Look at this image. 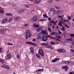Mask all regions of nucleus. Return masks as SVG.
<instances>
[{
	"label": "nucleus",
	"instance_id": "a18cd8bd",
	"mask_svg": "<svg viewBox=\"0 0 74 74\" xmlns=\"http://www.w3.org/2000/svg\"><path fill=\"white\" fill-rule=\"evenodd\" d=\"M70 4L71 5H74V2L72 1V2H71V3Z\"/></svg>",
	"mask_w": 74,
	"mask_h": 74
},
{
	"label": "nucleus",
	"instance_id": "f8f14e48",
	"mask_svg": "<svg viewBox=\"0 0 74 74\" xmlns=\"http://www.w3.org/2000/svg\"><path fill=\"white\" fill-rule=\"evenodd\" d=\"M4 12V10H3V9L2 8L0 7V13L2 14H3Z\"/></svg>",
	"mask_w": 74,
	"mask_h": 74
},
{
	"label": "nucleus",
	"instance_id": "a19ab883",
	"mask_svg": "<svg viewBox=\"0 0 74 74\" xmlns=\"http://www.w3.org/2000/svg\"><path fill=\"white\" fill-rule=\"evenodd\" d=\"M16 58H18V59H20V57H19V56L18 54L16 56Z\"/></svg>",
	"mask_w": 74,
	"mask_h": 74
},
{
	"label": "nucleus",
	"instance_id": "6e6552de",
	"mask_svg": "<svg viewBox=\"0 0 74 74\" xmlns=\"http://www.w3.org/2000/svg\"><path fill=\"white\" fill-rule=\"evenodd\" d=\"M41 32L43 34H44L45 35H48V32L47 30H42Z\"/></svg>",
	"mask_w": 74,
	"mask_h": 74
},
{
	"label": "nucleus",
	"instance_id": "423d86ee",
	"mask_svg": "<svg viewBox=\"0 0 74 74\" xmlns=\"http://www.w3.org/2000/svg\"><path fill=\"white\" fill-rule=\"evenodd\" d=\"M3 21L2 22V23H5L8 22V18H3Z\"/></svg>",
	"mask_w": 74,
	"mask_h": 74
},
{
	"label": "nucleus",
	"instance_id": "bb28decb",
	"mask_svg": "<svg viewBox=\"0 0 74 74\" xmlns=\"http://www.w3.org/2000/svg\"><path fill=\"white\" fill-rule=\"evenodd\" d=\"M0 62H1L2 63H4V60H2L1 59H0Z\"/></svg>",
	"mask_w": 74,
	"mask_h": 74
},
{
	"label": "nucleus",
	"instance_id": "5701e85b",
	"mask_svg": "<svg viewBox=\"0 0 74 74\" xmlns=\"http://www.w3.org/2000/svg\"><path fill=\"white\" fill-rule=\"evenodd\" d=\"M41 45L44 46H47V45H48V43L45 44V43H42L41 44Z\"/></svg>",
	"mask_w": 74,
	"mask_h": 74
},
{
	"label": "nucleus",
	"instance_id": "8fccbe9b",
	"mask_svg": "<svg viewBox=\"0 0 74 74\" xmlns=\"http://www.w3.org/2000/svg\"><path fill=\"white\" fill-rule=\"evenodd\" d=\"M64 22H69V20H64Z\"/></svg>",
	"mask_w": 74,
	"mask_h": 74
},
{
	"label": "nucleus",
	"instance_id": "de8ad7c7",
	"mask_svg": "<svg viewBox=\"0 0 74 74\" xmlns=\"http://www.w3.org/2000/svg\"><path fill=\"white\" fill-rule=\"evenodd\" d=\"M71 44H72V46H74V40L73 41V42H71Z\"/></svg>",
	"mask_w": 74,
	"mask_h": 74
},
{
	"label": "nucleus",
	"instance_id": "20e7f679",
	"mask_svg": "<svg viewBox=\"0 0 74 74\" xmlns=\"http://www.w3.org/2000/svg\"><path fill=\"white\" fill-rule=\"evenodd\" d=\"M57 52H60V53H65L66 51V50H64V49H58Z\"/></svg>",
	"mask_w": 74,
	"mask_h": 74
},
{
	"label": "nucleus",
	"instance_id": "c03bdc74",
	"mask_svg": "<svg viewBox=\"0 0 74 74\" xmlns=\"http://www.w3.org/2000/svg\"><path fill=\"white\" fill-rule=\"evenodd\" d=\"M58 32L59 34H62V32H61V31H60V30H58Z\"/></svg>",
	"mask_w": 74,
	"mask_h": 74
},
{
	"label": "nucleus",
	"instance_id": "e2e57ef3",
	"mask_svg": "<svg viewBox=\"0 0 74 74\" xmlns=\"http://www.w3.org/2000/svg\"><path fill=\"white\" fill-rule=\"evenodd\" d=\"M56 9H59V8H60V7L56 6Z\"/></svg>",
	"mask_w": 74,
	"mask_h": 74
},
{
	"label": "nucleus",
	"instance_id": "09e8293b",
	"mask_svg": "<svg viewBox=\"0 0 74 74\" xmlns=\"http://www.w3.org/2000/svg\"><path fill=\"white\" fill-rule=\"evenodd\" d=\"M50 10H51V11H54V9H53V8H50Z\"/></svg>",
	"mask_w": 74,
	"mask_h": 74
},
{
	"label": "nucleus",
	"instance_id": "58836bf2",
	"mask_svg": "<svg viewBox=\"0 0 74 74\" xmlns=\"http://www.w3.org/2000/svg\"><path fill=\"white\" fill-rule=\"evenodd\" d=\"M48 30L49 32H51V29L50 27H49L48 28Z\"/></svg>",
	"mask_w": 74,
	"mask_h": 74
},
{
	"label": "nucleus",
	"instance_id": "0e129e2a",
	"mask_svg": "<svg viewBox=\"0 0 74 74\" xmlns=\"http://www.w3.org/2000/svg\"><path fill=\"white\" fill-rule=\"evenodd\" d=\"M36 31L37 32H40V31L39 30V29L38 28L36 29Z\"/></svg>",
	"mask_w": 74,
	"mask_h": 74
},
{
	"label": "nucleus",
	"instance_id": "c85d7f7f",
	"mask_svg": "<svg viewBox=\"0 0 74 74\" xmlns=\"http://www.w3.org/2000/svg\"><path fill=\"white\" fill-rule=\"evenodd\" d=\"M67 40L68 41H73V39L72 38H69L67 39Z\"/></svg>",
	"mask_w": 74,
	"mask_h": 74
},
{
	"label": "nucleus",
	"instance_id": "69168bd1",
	"mask_svg": "<svg viewBox=\"0 0 74 74\" xmlns=\"http://www.w3.org/2000/svg\"><path fill=\"white\" fill-rule=\"evenodd\" d=\"M69 74H74V72H71L69 73Z\"/></svg>",
	"mask_w": 74,
	"mask_h": 74
},
{
	"label": "nucleus",
	"instance_id": "79ce46f5",
	"mask_svg": "<svg viewBox=\"0 0 74 74\" xmlns=\"http://www.w3.org/2000/svg\"><path fill=\"white\" fill-rule=\"evenodd\" d=\"M53 13L54 14H55L56 15L57 14V12L56 11H55V10L53 12Z\"/></svg>",
	"mask_w": 74,
	"mask_h": 74
},
{
	"label": "nucleus",
	"instance_id": "13d9d810",
	"mask_svg": "<svg viewBox=\"0 0 74 74\" xmlns=\"http://www.w3.org/2000/svg\"><path fill=\"white\" fill-rule=\"evenodd\" d=\"M25 43L26 44H30V42H26Z\"/></svg>",
	"mask_w": 74,
	"mask_h": 74
},
{
	"label": "nucleus",
	"instance_id": "4468645a",
	"mask_svg": "<svg viewBox=\"0 0 74 74\" xmlns=\"http://www.w3.org/2000/svg\"><path fill=\"white\" fill-rule=\"evenodd\" d=\"M3 66L4 69H8V70H9V66L8 65H3Z\"/></svg>",
	"mask_w": 74,
	"mask_h": 74
},
{
	"label": "nucleus",
	"instance_id": "680f3d73",
	"mask_svg": "<svg viewBox=\"0 0 74 74\" xmlns=\"http://www.w3.org/2000/svg\"><path fill=\"white\" fill-rule=\"evenodd\" d=\"M57 14H60L59 10L57 12Z\"/></svg>",
	"mask_w": 74,
	"mask_h": 74
},
{
	"label": "nucleus",
	"instance_id": "052dcab7",
	"mask_svg": "<svg viewBox=\"0 0 74 74\" xmlns=\"http://www.w3.org/2000/svg\"><path fill=\"white\" fill-rule=\"evenodd\" d=\"M9 16H12V13H9Z\"/></svg>",
	"mask_w": 74,
	"mask_h": 74
},
{
	"label": "nucleus",
	"instance_id": "6ab92c4d",
	"mask_svg": "<svg viewBox=\"0 0 74 74\" xmlns=\"http://www.w3.org/2000/svg\"><path fill=\"white\" fill-rule=\"evenodd\" d=\"M1 31L3 33H5L6 32V29H1Z\"/></svg>",
	"mask_w": 74,
	"mask_h": 74
},
{
	"label": "nucleus",
	"instance_id": "393cba45",
	"mask_svg": "<svg viewBox=\"0 0 74 74\" xmlns=\"http://www.w3.org/2000/svg\"><path fill=\"white\" fill-rule=\"evenodd\" d=\"M43 16L44 17V18H48L49 17L48 16H47L45 14H43Z\"/></svg>",
	"mask_w": 74,
	"mask_h": 74
},
{
	"label": "nucleus",
	"instance_id": "5fc2aeb1",
	"mask_svg": "<svg viewBox=\"0 0 74 74\" xmlns=\"http://www.w3.org/2000/svg\"><path fill=\"white\" fill-rule=\"evenodd\" d=\"M70 36H71V37H74V34H70Z\"/></svg>",
	"mask_w": 74,
	"mask_h": 74
},
{
	"label": "nucleus",
	"instance_id": "6e6d98bb",
	"mask_svg": "<svg viewBox=\"0 0 74 74\" xmlns=\"http://www.w3.org/2000/svg\"><path fill=\"white\" fill-rule=\"evenodd\" d=\"M53 20H52L51 21H49V23H53Z\"/></svg>",
	"mask_w": 74,
	"mask_h": 74
},
{
	"label": "nucleus",
	"instance_id": "49530a36",
	"mask_svg": "<svg viewBox=\"0 0 74 74\" xmlns=\"http://www.w3.org/2000/svg\"><path fill=\"white\" fill-rule=\"evenodd\" d=\"M25 7L26 8H29V5H25Z\"/></svg>",
	"mask_w": 74,
	"mask_h": 74
},
{
	"label": "nucleus",
	"instance_id": "338daca9",
	"mask_svg": "<svg viewBox=\"0 0 74 74\" xmlns=\"http://www.w3.org/2000/svg\"><path fill=\"white\" fill-rule=\"evenodd\" d=\"M69 74H74V72H71L69 73Z\"/></svg>",
	"mask_w": 74,
	"mask_h": 74
},
{
	"label": "nucleus",
	"instance_id": "4c0bfd02",
	"mask_svg": "<svg viewBox=\"0 0 74 74\" xmlns=\"http://www.w3.org/2000/svg\"><path fill=\"white\" fill-rule=\"evenodd\" d=\"M48 2L49 3H52V0H49L48 1Z\"/></svg>",
	"mask_w": 74,
	"mask_h": 74
},
{
	"label": "nucleus",
	"instance_id": "2f4dec72",
	"mask_svg": "<svg viewBox=\"0 0 74 74\" xmlns=\"http://www.w3.org/2000/svg\"><path fill=\"white\" fill-rule=\"evenodd\" d=\"M36 56L37 57V58H40V56L39 55H38V54L37 53L36 54Z\"/></svg>",
	"mask_w": 74,
	"mask_h": 74
},
{
	"label": "nucleus",
	"instance_id": "f704fd0d",
	"mask_svg": "<svg viewBox=\"0 0 74 74\" xmlns=\"http://www.w3.org/2000/svg\"><path fill=\"white\" fill-rule=\"evenodd\" d=\"M52 25V24L50 23H49L48 24V27H49V26H51Z\"/></svg>",
	"mask_w": 74,
	"mask_h": 74
},
{
	"label": "nucleus",
	"instance_id": "f03ea898",
	"mask_svg": "<svg viewBox=\"0 0 74 74\" xmlns=\"http://www.w3.org/2000/svg\"><path fill=\"white\" fill-rule=\"evenodd\" d=\"M50 38V35H43L42 37V40L43 41H47L48 40V38Z\"/></svg>",
	"mask_w": 74,
	"mask_h": 74
},
{
	"label": "nucleus",
	"instance_id": "3c124183",
	"mask_svg": "<svg viewBox=\"0 0 74 74\" xmlns=\"http://www.w3.org/2000/svg\"><path fill=\"white\" fill-rule=\"evenodd\" d=\"M49 48H50V49H52V48H53V47H52V46H49Z\"/></svg>",
	"mask_w": 74,
	"mask_h": 74
},
{
	"label": "nucleus",
	"instance_id": "b1692460",
	"mask_svg": "<svg viewBox=\"0 0 74 74\" xmlns=\"http://www.w3.org/2000/svg\"><path fill=\"white\" fill-rule=\"evenodd\" d=\"M50 38H51V39H52V40H53V39L56 40V38L55 37H54V38L52 36H51V35H50Z\"/></svg>",
	"mask_w": 74,
	"mask_h": 74
},
{
	"label": "nucleus",
	"instance_id": "f3484780",
	"mask_svg": "<svg viewBox=\"0 0 74 74\" xmlns=\"http://www.w3.org/2000/svg\"><path fill=\"white\" fill-rule=\"evenodd\" d=\"M41 38H42L41 36H38L36 37V38L37 40H41Z\"/></svg>",
	"mask_w": 74,
	"mask_h": 74
},
{
	"label": "nucleus",
	"instance_id": "1a4fd4ad",
	"mask_svg": "<svg viewBox=\"0 0 74 74\" xmlns=\"http://www.w3.org/2000/svg\"><path fill=\"white\" fill-rule=\"evenodd\" d=\"M41 2V1L40 0H36L34 2V3L35 4H38L39 3H40Z\"/></svg>",
	"mask_w": 74,
	"mask_h": 74
},
{
	"label": "nucleus",
	"instance_id": "4be33fe9",
	"mask_svg": "<svg viewBox=\"0 0 74 74\" xmlns=\"http://www.w3.org/2000/svg\"><path fill=\"white\" fill-rule=\"evenodd\" d=\"M43 70L44 69L42 68V69H38L36 70V72L37 73V72H39V71H43Z\"/></svg>",
	"mask_w": 74,
	"mask_h": 74
},
{
	"label": "nucleus",
	"instance_id": "864d4df0",
	"mask_svg": "<svg viewBox=\"0 0 74 74\" xmlns=\"http://www.w3.org/2000/svg\"><path fill=\"white\" fill-rule=\"evenodd\" d=\"M24 26L25 27H27V26H29V24H25L24 25Z\"/></svg>",
	"mask_w": 74,
	"mask_h": 74
},
{
	"label": "nucleus",
	"instance_id": "4d7b16f0",
	"mask_svg": "<svg viewBox=\"0 0 74 74\" xmlns=\"http://www.w3.org/2000/svg\"><path fill=\"white\" fill-rule=\"evenodd\" d=\"M71 16H68V19L69 20H70L71 19Z\"/></svg>",
	"mask_w": 74,
	"mask_h": 74
},
{
	"label": "nucleus",
	"instance_id": "c9c22d12",
	"mask_svg": "<svg viewBox=\"0 0 74 74\" xmlns=\"http://www.w3.org/2000/svg\"><path fill=\"white\" fill-rule=\"evenodd\" d=\"M55 33V32H53L51 33V36H53V34H54Z\"/></svg>",
	"mask_w": 74,
	"mask_h": 74
},
{
	"label": "nucleus",
	"instance_id": "37998d69",
	"mask_svg": "<svg viewBox=\"0 0 74 74\" xmlns=\"http://www.w3.org/2000/svg\"><path fill=\"white\" fill-rule=\"evenodd\" d=\"M51 43L52 45H54V44H55V43L52 42V41H51Z\"/></svg>",
	"mask_w": 74,
	"mask_h": 74
},
{
	"label": "nucleus",
	"instance_id": "39448f33",
	"mask_svg": "<svg viewBox=\"0 0 74 74\" xmlns=\"http://www.w3.org/2000/svg\"><path fill=\"white\" fill-rule=\"evenodd\" d=\"M5 60H8V59H11V56H10V54L8 53V55L5 57Z\"/></svg>",
	"mask_w": 74,
	"mask_h": 74
},
{
	"label": "nucleus",
	"instance_id": "f257e3e1",
	"mask_svg": "<svg viewBox=\"0 0 74 74\" xmlns=\"http://www.w3.org/2000/svg\"><path fill=\"white\" fill-rule=\"evenodd\" d=\"M24 34H26L25 37H28V38H30L31 37V34H30V31L28 29L25 31L24 33Z\"/></svg>",
	"mask_w": 74,
	"mask_h": 74
},
{
	"label": "nucleus",
	"instance_id": "603ef678",
	"mask_svg": "<svg viewBox=\"0 0 74 74\" xmlns=\"http://www.w3.org/2000/svg\"><path fill=\"white\" fill-rule=\"evenodd\" d=\"M38 29L40 30V31H41V30H42V27H39L38 28Z\"/></svg>",
	"mask_w": 74,
	"mask_h": 74
},
{
	"label": "nucleus",
	"instance_id": "0eeeda50",
	"mask_svg": "<svg viewBox=\"0 0 74 74\" xmlns=\"http://www.w3.org/2000/svg\"><path fill=\"white\" fill-rule=\"evenodd\" d=\"M62 69H65V71H67V70L69 69V68H68V66H64L62 67Z\"/></svg>",
	"mask_w": 74,
	"mask_h": 74
},
{
	"label": "nucleus",
	"instance_id": "a211bd4d",
	"mask_svg": "<svg viewBox=\"0 0 74 74\" xmlns=\"http://www.w3.org/2000/svg\"><path fill=\"white\" fill-rule=\"evenodd\" d=\"M40 25H36V24H35L33 26V27H39Z\"/></svg>",
	"mask_w": 74,
	"mask_h": 74
},
{
	"label": "nucleus",
	"instance_id": "ddd939ff",
	"mask_svg": "<svg viewBox=\"0 0 74 74\" xmlns=\"http://www.w3.org/2000/svg\"><path fill=\"white\" fill-rule=\"evenodd\" d=\"M32 21L33 22H36L37 21V16H34L32 18Z\"/></svg>",
	"mask_w": 74,
	"mask_h": 74
},
{
	"label": "nucleus",
	"instance_id": "72a5a7b5",
	"mask_svg": "<svg viewBox=\"0 0 74 74\" xmlns=\"http://www.w3.org/2000/svg\"><path fill=\"white\" fill-rule=\"evenodd\" d=\"M70 52L71 53H73V52H74V50L73 49H71L70 50Z\"/></svg>",
	"mask_w": 74,
	"mask_h": 74
},
{
	"label": "nucleus",
	"instance_id": "7c9ffc66",
	"mask_svg": "<svg viewBox=\"0 0 74 74\" xmlns=\"http://www.w3.org/2000/svg\"><path fill=\"white\" fill-rule=\"evenodd\" d=\"M30 44L31 45H36V44H34L33 42H30Z\"/></svg>",
	"mask_w": 74,
	"mask_h": 74
},
{
	"label": "nucleus",
	"instance_id": "7ed1b4c3",
	"mask_svg": "<svg viewBox=\"0 0 74 74\" xmlns=\"http://www.w3.org/2000/svg\"><path fill=\"white\" fill-rule=\"evenodd\" d=\"M38 53L41 55L42 56H44V53L43 51V50L41 49H40L38 51Z\"/></svg>",
	"mask_w": 74,
	"mask_h": 74
},
{
	"label": "nucleus",
	"instance_id": "ea45409f",
	"mask_svg": "<svg viewBox=\"0 0 74 74\" xmlns=\"http://www.w3.org/2000/svg\"><path fill=\"white\" fill-rule=\"evenodd\" d=\"M60 11V14H62V13H63V10H59Z\"/></svg>",
	"mask_w": 74,
	"mask_h": 74
},
{
	"label": "nucleus",
	"instance_id": "aec40b11",
	"mask_svg": "<svg viewBox=\"0 0 74 74\" xmlns=\"http://www.w3.org/2000/svg\"><path fill=\"white\" fill-rule=\"evenodd\" d=\"M25 10H26V9H24L23 10L21 9L20 10H18V11L19 12H24Z\"/></svg>",
	"mask_w": 74,
	"mask_h": 74
},
{
	"label": "nucleus",
	"instance_id": "dca6fc26",
	"mask_svg": "<svg viewBox=\"0 0 74 74\" xmlns=\"http://www.w3.org/2000/svg\"><path fill=\"white\" fill-rule=\"evenodd\" d=\"M58 60V58H55L54 60H52V62L55 63V62H56Z\"/></svg>",
	"mask_w": 74,
	"mask_h": 74
},
{
	"label": "nucleus",
	"instance_id": "774afa93",
	"mask_svg": "<svg viewBox=\"0 0 74 74\" xmlns=\"http://www.w3.org/2000/svg\"><path fill=\"white\" fill-rule=\"evenodd\" d=\"M58 17V18H62V16H59Z\"/></svg>",
	"mask_w": 74,
	"mask_h": 74
},
{
	"label": "nucleus",
	"instance_id": "a878e982",
	"mask_svg": "<svg viewBox=\"0 0 74 74\" xmlns=\"http://www.w3.org/2000/svg\"><path fill=\"white\" fill-rule=\"evenodd\" d=\"M53 25H56V23L57 22H58V21H53Z\"/></svg>",
	"mask_w": 74,
	"mask_h": 74
},
{
	"label": "nucleus",
	"instance_id": "9d476101",
	"mask_svg": "<svg viewBox=\"0 0 74 74\" xmlns=\"http://www.w3.org/2000/svg\"><path fill=\"white\" fill-rule=\"evenodd\" d=\"M62 63H64L66 64H69L70 63V61H62Z\"/></svg>",
	"mask_w": 74,
	"mask_h": 74
},
{
	"label": "nucleus",
	"instance_id": "473e14b6",
	"mask_svg": "<svg viewBox=\"0 0 74 74\" xmlns=\"http://www.w3.org/2000/svg\"><path fill=\"white\" fill-rule=\"evenodd\" d=\"M58 25H59V26H61V27H62V23H58Z\"/></svg>",
	"mask_w": 74,
	"mask_h": 74
},
{
	"label": "nucleus",
	"instance_id": "bf43d9fd",
	"mask_svg": "<svg viewBox=\"0 0 74 74\" xmlns=\"http://www.w3.org/2000/svg\"><path fill=\"white\" fill-rule=\"evenodd\" d=\"M55 36H57L58 34V32H55Z\"/></svg>",
	"mask_w": 74,
	"mask_h": 74
},
{
	"label": "nucleus",
	"instance_id": "cd10ccee",
	"mask_svg": "<svg viewBox=\"0 0 74 74\" xmlns=\"http://www.w3.org/2000/svg\"><path fill=\"white\" fill-rule=\"evenodd\" d=\"M56 37L58 38V39H61V38H62L60 36H56Z\"/></svg>",
	"mask_w": 74,
	"mask_h": 74
},
{
	"label": "nucleus",
	"instance_id": "c756f323",
	"mask_svg": "<svg viewBox=\"0 0 74 74\" xmlns=\"http://www.w3.org/2000/svg\"><path fill=\"white\" fill-rule=\"evenodd\" d=\"M61 30H62V31H65V28H64V27H63L62 28H61Z\"/></svg>",
	"mask_w": 74,
	"mask_h": 74
},
{
	"label": "nucleus",
	"instance_id": "2eb2a0df",
	"mask_svg": "<svg viewBox=\"0 0 74 74\" xmlns=\"http://www.w3.org/2000/svg\"><path fill=\"white\" fill-rule=\"evenodd\" d=\"M12 18H10L8 19V22H10V23L12 22Z\"/></svg>",
	"mask_w": 74,
	"mask_h": 74
},
{
	"label": "nucleus",
	"instance_id": "412c9836",
	"mask_svg": "<svg viewBox=\"0 0 74 74\" xmlns=\"http://www.w3.org/2000/svg\"><path fill=\"white\" fill-rule=\"evenodd\" d=\"M30 49L32 53L33 54L34 53V50L33 49V47H31L30 48Z\"/></svg>",
	"mask_w": 74,
	"mask_h": 74
},
{
	"label": "nucleus",
	"instance_id": "9b49d317",
	"mask_svg": "<svg viewBox=\"0 0 74 74\" xmlns=\"http://www.w3.org/2000/svg\"><path fill=\"white\" fill-rule=\"evenodd\" d=\"M20 20H21V18L18 16H17L14 18V21L15 22H18Z\"/></svg>",
	"mask_w": 74,
	"mask_h": 74
},
{
	"label": "nucleus",
	"instance_id": "e433bc0d",
	"mask_svg": "<svg viewBox=\"0 0 74 74\" xmlns=\"http://www.w3.org/2000/svg\"><path fill=\"white\" fill-rule=\"evenodd\" d=\"M44 21H45V19H41L39 20V21H40V22Z\"/></svg>",
	"mask_w": 74,
	"mask_h": 74
}]
</instances>
